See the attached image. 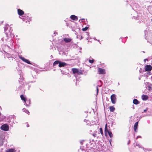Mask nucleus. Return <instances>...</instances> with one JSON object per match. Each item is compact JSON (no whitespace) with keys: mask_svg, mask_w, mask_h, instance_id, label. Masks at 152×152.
Listing matches in <instances>:
<instances>
[{"mask_svg":"<svg viewBox=\"0 0 152 152\" xmlns=\"http://www.w3.org/2000/svg\"><path fill=\"white\" fill-rule=\"evenodd\" d=\"M20 18L22 19V20H23V21H25V19H24V18H21V17H20Z\"/></svg>","mask_w":152,"mask_h":152,"instance_id":"obj_32","label":"nucleus"},{"mask_svg":"<svg viewBox=\"0 0 152 152\" xmlns=\"http://www.w3.org/2000/svg\"><path fill=\"white\" fill-rule=\"evenodd\" d=\"M140 103V102L137 99H134V104H137Z\"/></svg>","mask_w":152,"mask_h":152,"instance_id":"obj_18","label":"nucleus"},{"mask_svg":"<svg viewBox=\"0 0 152 152\" xmlns=\"http://www.w3.org/2000/svg\"><path fill=\"white\" fill-rule=\"evenodd\" d=\"M110 98L112 103L113 104H115L117 100L116 95L115 94H112Z\"/></svg>","mask_w":152,"mask_h":152,"instance_id":"obj_2","label":"nucleus"},{"mask_svg":"<svg viewBox=\"0 0 152 152\" xmlns=\"http://www.w3.org/2000/svg\"><path fill=\"white\" fill-rule=\"evenodd\" d=\"M19 58L20 59L23 61H24V62H25L28 64H31V63H30V61L29 60L25 59L24 58L22 57L21 56H19Z\"/></svg>","mask_w":152,"mask_h":152,"instance_id":"obj_4","label":"nucleus"},{"mask_svg":"<svg viewBox=\"0 0 152 152\" xmlns=\"http://www.w3.org/2000/svg\"><path fill=\"white\" fill-rule=\"evenodd\" d=\"M100 132L102 134V130L101 128H100Z\"/></svg>","mask_w":152,"mask_h":152,"instance_id":"obj_28","label":"nucleus"},{"mask_svg":"<svg viewBox=\"0 0 152 152\" xmlns=\"http://www.w3.org/2000/svg\"><path fill=\"white\" fill-rule=\"evenodd\" d=\"M4 29L5 31H6L8 29L10 34H11V32L10 30H11V28L8 24H7L5 26V27H4Z\"/></svg>","mask_w":152,"mask_h":152,"instance_id":"obj_8","label":"nucleus"},{"mask_svg":"<svg viewBox=\"0 0 152 152\" xmlns=\"http://www.w3.org/2000/svg\"><path fill=\"white\" fill-rule=\"evenodd\" d=\"M54 34L55 35L56 34H57V33L56 32V31H54Z\"/></svg>","mask_w":152,"mask_h":152,"instance_id":"obj_33","label":"nucleus"},{"mask_svg":"<svg viewBox=\"0 0 152 152\" xmlns=\"http://www.w3.org/2000/svg\"><path fill=\"white\" fill-rule=\"evenodd\" d=\"M84 140H83L82 141H81L80 142V144H81L83 145V142H84Z\"/></svg>","mask_w":152,"mask_h":152,"instance_id":"obj_31","label":"nucleus"},{"mask_svg":"<svg viewBox=\"0 0 152 152\" xmlns=\"http://www.w3.org/2000/svg\"><path fill=\"white\" fill-rule=\"evenodd\" d=\"M1 130L4 131H7L9 130V126L7 124H4L1 126Z\"/></svg>","mask_w":152,"mask_h":152,"instance_id":"obj_3","label":"nucleus"},{"mask_svg":"<svg viewBox=\"0 0 152 152\" xmlns=\"http://www.w3.org/2000/svg\"><path fill=\"white\" fill-rule=\"evenodd\" d=\"M60 62V61H55L54 63H53V65L54 66H56L57 64H59V63Z\"/></svg>","mask_w":152,"mask_h":152,"instance_id":"obj_21","label":"nucleus"},{"mask_svg":"<svg viewBox=\"0 0 152 152\" xmlns=\"http://www.w3.org/2000/svg\"><path fill=\"white\" fill-rule=\"evenodd\" d=\"M88 28V27H85L84 28H82V30L83 31H86Z\"/></svg>","mask_w":152,"mask_h":152,"instance_id":"obj_24","label":"nucleus"},{"mask_svg":"<svg viewBox=\"0 0 152 152\" xmlns=\"http://www.w3.org/2000/svg\"><path fill=\"white\" fill-rule=\"evenodd\" d=\"M105 127L106 128H107V124H106L105 125Z\"/></svg>","mask_w":152,"mask_h":152,"instance_id":"obj_36","label":"nucleus"},{"mask_svg":"<svg viewBox=\"0 0 152 152\" xmlns=\"http://www.w3.org/2000/svg\"><path fill=\"white\" fill-rule=\"evenodd\" d=\"M95 134H93V135L94 137L95 136Z\"/></svg>","mask_w":152,"mask_h":152,"instance_id":"obj_40","label":"nucleus"},{"mask_svg":"<svg viewBox=\"0 0 152 152\" xmlns=\"http://www.w3.org/2000/svg\"><path fill=\"white\" fill-rule=\"evenodd\" d=\"M148 110V108H146V109L144 110V112H146Z\"/></svg>","mask_w":152,"mask_h":152,"instance_id":"obj_26","label":"nucleus"},{"mask_svg":"<svg viewBox=\"0 0 152 152\" xmlns=\"http://www.w3.org/2000/svg\"><path fill=\"white\" fill-rule=\"evenodd\" d=\"M3 41H7V45L8 48H12L13 47V40L10 39H9L7 33H6V36L1 39Z\"/></svg>","mask_w":152,"mask_h":152,"instance_id":"obj_1","label":"nucleus"},{"mask_svg":"<svg viewBox=\"0 0 152 152\" xmlns=\"http://www.w3.org/2000/svg\"><path fill=\"white\" fill-rule=\"evenodd\" d=\"M64 40L66 42H69L72 41V39L70 38H65L64 39Z\"/></svg>","mask_w":152,"mask_h":152,"instance_id":"obj_16","label":"nucleus"},{"mask_svg":"<svg viewBox=\"0 0 152 152\" xmlns=\"http://www.w3.org/2000/svg\"><path fill=\"white\" fill-rule=\"evenodd\" d=\"M66 65V63H65L60 61L58 66L60 67H61L64 66H65Z\"/></svg>","mask_w":152,"mask_h":152,"instance_id":"obj_11","label":"nucleus"},{"mask_svg":"<svg viewBox=\"0 0 152 152\" xmlns=\"http://www.w3.org/2000/svg\"><path fill=\"white\" fill-rule=\"evenodd\" d=\"M138 121L135 123L134 126V131L136 132H137V127L138 126Z\"/></svg>","mask_w":152,"mask_h":152,"instance_id":"obj_10","label":"nucleus"},{"mask_svg":"<svg viewBox=\"0 0 152 152\" xmlns=\"http://www.w3.org/2000/svg\"><path fill=\"white\" fill-rule=\"evenodd\" d=\"M20 98L21 99L24 101V102H25L24 104L26 106H28V105L27 104V103L26 102V98L24 97L22 95H21Z\"/></svg>","mask_w":152,"mask_h":152,"instance_id":"obj_9","label":"nucleus"},{"mask_svg":"<svg viewBox=\"0 0 152 152\" xmlns=\"http://www.w3.org/2000/svg\"><path fill=\"white\" fill-rule=\"evenodd\" d=\"M148 96L146 95H142V98L143 100H146L148 99Z\"/></svg>","mask_w":152,"mask_h":152,"instance_id":"obj_13","label":"nucleus"},{"mask_svg":"<svg viewBox=\"0 0 152 152\" xmlns=\"http://www.w3.org/2000/svg\"><path fill=\"white\" fill-rule=\"evenodd\" d=\"M16 151L15 148H10L6 150V152H15Z\"/></svg>","mask_w":152,"mask_h":152,"instance_id":"obj_14","label":"nucleus"},{"mask_svg":"<svg viewBox=\"0 0 152 152\" xmlns=\"http://www.w3.org/2000/svg\"><path fill=\"white\" fill-rule=\"evenodd\" d=\"M61 72L63 75H64L65 74V73L62 70H61Z\"/></svg>","mask_w":152,"mask_h":152,"instance_id":"obj_27","label":"nucleus"},{"mask_svg":"<svg viewBox=\"0 0 152 152\" xmlns=\"http://www.w3.org/2000/svg\"><path fill=\"white\" fill-rule=\"evenodd\" d=\"M86 121H87V120H84V121H85V122H86Z\"/></svg>","mask_w":152,"mask_h":152,"instance_id":"obj_42","label":"nucleus"},{"mask_svg":"<svg viewBox=\"0 0 152 152\" xmlns=\"http://www.w3.org/2000/svg\"><path fill=\"white\" fill-rule=\"evenodd\" d=\"M30 100H29L28 101V103L29 104H30Z\"/></svg>","mask_w":152,"mask_h":152,"instance_id":"obj_39","label":"nucleus"},{"mask_svg":"<svg viewBox=\"0 0 152 152\" xmlns=\"http://www.w3.org/2000/svg\"><path fill=\"white\" fill-rule=\"evenodd\" d=\"M27 127H29V125H28V124H27Z\"/></svg>","mask_w":152,"mask_h":152,"instance_id":"obj_41","label":"nucleus"},{"mask_svg":"<svg viewBox=\"0 0 152 152\" xmlns=\"http://www.w3.org/2000/svg\"><path fill=\"white\" fill-rule=\"evenodd\" d=\"M112 141V140L111 139L110 140V144H111V141Z\"/></svg>","mask_w":152,"mask_h":152,"instance_id":"obj_37","label":"nucleus"},{"mask_svg":"<svg viewBox=\"0 0 152 152\" xmlns=\"http://www.w3.org/2000/svg\"><path fill=\"white\" fill-rule=\"evenodd\" d=\"M98 72L100 74H104L105 73V69L101 68H99Z\"/></svg>","mask_w":152,"mask_h":152,"instance_id":"obj_6","label":"nucleus"},{"mask_svg":"<svg viewBox=\"0 0 152 152\" xmlns=\"http://www.w3.org/2000/svg\"><path fill=\"white\" fill-rule=\"evenodd\" d=\"M148 61V59H144V62H145L146 61Z\"/></svg>","mask_w":152,"mask_h":152,"instance_id":"obj_30","label":"nucleus"},{"mask_svg":"<svg viewBox=\"0 0 152 152\" xmlns=\"http://www.w3.org/2000/svg\"><path fill=\"white\" fill-rule=\"evenodd\" d=\"M105 132H107V130H108L107 129V128H106L105 127Z\"/></svg>","mask_w":152,"mask_h":152,"instance_id":"obj_29","label":"nucleus"},{"mask_svg":"<svg viewBox=\"0 0 152 152\" xmlns=\"http://www.w3.org/2000/svg\"><path fill=\"white\" fill-rule=\"evenodd\" d=\"M130 140H129V142L127 143V144L129 145V143H130Z\"/></svg>","mask_w":152,"mask_h":152,"instance_id":"obj_35","label":"nucleus"},{"mask_svg":"<svg viewBox=\"0 0 152 152\" xmlns=\"http://www.w3.org/2000/svg\"><path fill=\"white\" fill-rule=\"evenodd\" d=\"M107 133L108 134L109 136L111 138H112L113 137V135L112 134V133L110 132L109 131V130H107Z\"/></svg>","mask_w":152,"mask_h":152,"instance_id":"obj_19","label":"nucleus"},{"mask_svg":"<svg viewBox=\"0 0 152 152\" xmlns=\"http://www.w3.org/2000/svg\"><path fill=\"white\" fill-rule=\"evenodd\" d=\"M115 109L113 106H111L110 107V112H113L115 110Z\"/></svg>","mask_w":152,"mask_h":152,"instance_id":"obj_17","label":"nucleus"},{"mask_svg":"<svg viewBox=\"0 0 152 152\" xmlns=\"http://www.w3.org/2000/svg\"><path fill=\"white\" fill-rule=\"evenodd\" d=\"M30 20V18H29V20H28V21L29 22V20Z\"/></svg>","mask_w":152,"mask_h":152,"instance_id":"obj_38","label":"nucleus"},{"mask_svg":"<svg viewBox=\"0 0 152 152\" xmlns=\"http://www.w3.org/2000/svg\"><path fill=\"white\" fill-rule=\"evenodd\" d=\"M18 15L20 16H22L24 14V12L20 9H18Z\"/></svg>","mask_w":152,"mask_h":152,"instance_id":"obj_7","label":"nucleus"},{"mask_svg":"<svg viewBox=\"0 0 152 152\" xmlns=\"http://www.w3.org/2000/svg\"><path fill=\"white\" fill-rule=\"evenodd\" d=\"M86 34L87 35H89V34L88 32H86Z\"/></svg>","mask_w":152,"mask_h":152,"instance_id":"obj_34","label":"nucleus"},{"mask_svg":"<svg viewBox=\"0 0 152 152\" xmlns=\"http://www.w3.org/2000/svg\"><path fill=\"white\" fill-rule=\"evenodd\" d=\"M152 69V67L150 65H146L145 66V70L146 71H151Z\"/></svg>","mask_w":152,"mask_h":152,"instance_id":"obj_5","label":"nucleus"},{"mask_svg":"<svg viewBox=\"0 0 152 152\" xmlns=\"http://www.w3.org/2000/svg\"><path fill=\"white\" fill-rule=\"evenodd\" d=\"M86 147H83V146H80V149H81V150L82 151H85L86 149Z\"/></svg>","mask_w":152,"mask_h":152,"instance_id":"obj_22","label":"nucleus"},{"mask_svg":"<svg viewBox=\"0 0 152 152\" xmlns=\"http://www.w3.org/2000/svg\"><path fill=\"white\" fill-rule=\"evenodd\" d=\"M88 61L90 63L92 64L94 62V59H92V60L89 59Z\"/></svg>","mask_w":152,"mask_h":152,"instance_id":"obj_23","label":"nucleus"},{"mask_svg":"<svg viewBox=\"0 0 152 152\" xmlns=\"http://www.w3.org/2000/svg\"><path fill=\"white\" fill-rule=\"evenodd\" d=\"M98 91H99V89L98 87V86H96V94H97V95L98 94Z\"/></svg>","mask_w":152,"mask_h":152,"instance_id":"obj_25","label":"nucleus"},{"mask_svg":"<svg viewBox=\"0 0 152 152\" xmlns=\"http://www.w3.org/2000/svg\"><path fill=\"white\" fill-rule=\"evenodd\" d=\"M72 71L74 74L77 73L78 74V71L77 69L76 68H72Z\"/></svg>","mask_w":152,"mask_h":152,"instance_id":"obj_15","label":"nucleus"},{"mask_svg":"<svg viewBox=\"0 0 152 152\" xmlns=\"http://www.w3.org/2000/svg\"><path fill=\"white\" fill-rule=\"evenodd\" d=\"M22 110L23 112H25L27 114H29V112L28 111V110H27L25 108H23L22 109Z\"/></svg>","mask_w":152,"mask_h":152,"instance_id":"obj_20","label":"nucleus"},{"mask_svg":"<svg viewBox=\"0 0 152 152\" xmlns=\"http://www.w3.org/2000/svg\"><path fill=\"white\" fill-rule=\"evenodd\" d=\"M70 18L73 20H78L77 17L74 15H71L70 16Z\"/></svg>","mask_w":152,"mask_h":152,"instance_id":"obj_12","label":"nucleus"}]
</instances>
